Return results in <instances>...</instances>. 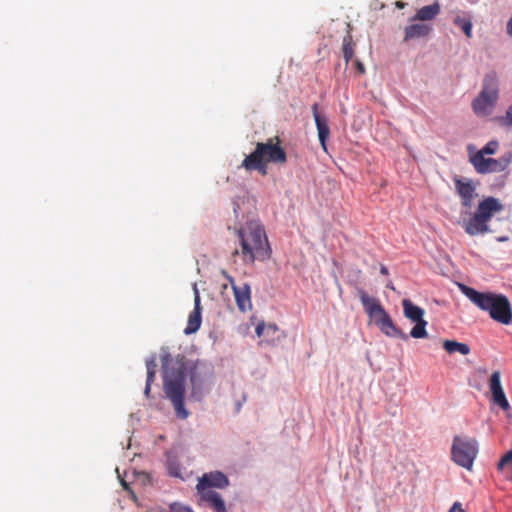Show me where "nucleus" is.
Listing matches in <instances>:
<instances>
[{
  "instance_id": "nucleus-22",
  "label": "nucleus",
  "mask_w": 512,
  "mask_h": 512,
  "mask_svg": "<svg viewBox=\"0 0 512 512\" xmlns=\"http://www.w3.org/2000/svg\"><path fill=\"white\" fill-rule=\"evenodd\" d=\"M261 229L258 226V260H264L270 257L271 248L267 241V236L265 232L261 233Z\"/></svg>"
},
{
  "instance_id": "nucleus-6",
  "label": "nucleus",
  "mask_w": 512,
  "mask_h": 512,
  "mask_svg": "<svg viewBox=\"0 0 512 512\" xmlns=\"http://www.w3.org/2000/svg\"><path fill=\"white\" fill-rule=\"evenodd\" d=\"M512 161V153L507 152L498 159L486 158L481 153L470 156V162L480 174L500 173L505 171Z\"/></svg>"
},
{
  "instance_id": "nucleus-3",
  "label": "nucleus",
  "mask_w": 512,
  "mask_h": 512,
  "mask_svg": "<svg viewBox=\"0 0 512 512\" xmlns=\"http://www.w3.org/2000/svg\"><path fill=\"white\" fill-rule=\"evenodd\" d=\"M501 96V82L497 72H487L481 81L478 94L471 101V109L478 118H490Z\"/></svg>"
},
{
  "instance_id": "nucleus-26",
  "label": "nucleus",
  "mask_w": 512,
  "mask_h": 512,
  "mask_svg": "<svg viewBox=\"0 0 512 512\" xmlns=\"http://www.w3.org/2000/svg\"><path fill=\"white\" fill-rule=\"evenodd\" d=\"M189 374L193 389L199 388L202 384V377L201 372L199 371V364H194L193 367L189 369Z\"/></svg>"
},
{
  "instance_id": "nucleus-30",
  "label": "nucleus",
  "mask_w": 512,
  "mask_h": 512,
  "mask_svg": "<svg viewBox=\"0 0 512 512\" xmlns=\"http://www.w3.org/2000/svg\"><path fill=\"white\" fill-rule=\"evenodd\" d=\"M500 124L512 129V103L507 107L505 114L499 119Z\"/></svg>"
},
{
  "instance_id": "nucleus-7",
  "label": "nucleus",
  "mask_w": 512,
  "mask_h": 512,
  "mask_svg": "<svg viewBox=\"0 0 512 512\" xmlns=\"http://www.w3.org/2000/svg\"><path fill=\"white\" fill-rule=\"evenodd\" d=\"M403 314L405 318L414 323L409 336L415 339H423L428 336L426 327L428 322L424 319L425 311L421 307L415 305L409 299L402 300Z\"/></svg>"
},
{
  "instance_id": "nucleus-28",
  "label": "nucleus",
  "mask_w": 512,
  "mask_h": 512,
  "mask_svg": "<svg viewBox=\"0 0 512 512\" xmlns=\"http://www.w3.org/2000/svg\"><path fill=\"white\" fill-rule=\"evenodd\" d=\"M499 148V143L496 140L489 141L481 150L477 151L476 153H481L483 157L485 155H493L497 152Z\"/></svg>"
},
{
  "instance_id": "nucleus-2",
  "label": "nucleus",
  "mask_w": 512,
  "mask_h": 512,
  "mask_svg": "<svg viewBox=\"0 0 512 512\" xmlns=\"http://www.w3.org/2000/svg\"><path fill=\"white\" fill-rule=\"evenodd\" d=\"M458 288L475 306L488 312L494 321L503 325L512 323V308L506 296L492 292H479L462 283H458Z\"/></svg>"
},
{
  "instance_id": "nucleus-31",
  "label": "nucleus",
  "mask_w": 512,
  "mask_h": 512,
  "mask_svg": "<svg viewBox=\"0 0 512 512\" xmlns=\"http://www.w3.org/2000/svg\"><path fill=\"white\" fill-rule=\"evenodd\" d=\"M343 56L346 62H349L353 57V48L346 38L343 41Z\"/></svg>"
},
{
  "instance_id": "nucleus-21",
  "label": "nucleus",
  "mask_w": 512,
  "mask_h": 512,
  "mask_svg": "<svg viewBox=\"0 0 512 512\" xmlns=\"http://www.w3.org/2000/svg\"><path fill=\"white\" fill-rule=\"evenodd\" d=\"M441 11V7L438 1L430 5H426L417 10L416 14L412 18V20L417 21H431L433 20Z\"/></svg>"
},
{
  "instance_id": "nucleus-23",
  "label": "nucleus",
  "mask_w": 512,
  "mask_h": 512,
  "mask_svg": "<svg viewBox=\"0 0 512 512\" xmlns=\"http://www.w3.org/2000/svg\"><path fill=\"white\" fill-rule=\"evenodd\" d=\"M443 348L450 354L460 353L461 355H468L470 353V347L467 344L454 340H445Z\"/></svg>"
},
{
  "instance_id": "nucleus-40",
  "label": "nucleus",
  "mask_w": 512,
  "mask_h": 512,
  "mask_svg": "<svg viewBox=\"0 0 512 512\" xmlns=\"http://www.w3.org/2000/svg\"><path fill=\"white\" fill-rule=\"evenodd\" d=\"M387 288H389V289H391V290H394V289H395V288H394V286H393L391 283H388V284H387Z\"/></svg>"
},
{
  "instance_id": "nucleus-18",
  "label": "nucleus",
  "mask_w": 512,
  "mask_h": 512,
  "mask_svg": "<svg viewBox=\"0 0 512 512\" xmlns=\"http://www.w3.org/2000/svg\"><path fill=\"white\" fill-rule=\"evenodd\" d=\"M201 305H200V296L198 292L195 293L194 299V309L190 313L188 317V323L186 328L184 329V333L186 335L193 334L197 332L201 326L202 317H201Z\"/></svg>"
},
{
  "instance_id": "nucleus-41",
  "label": "nucleus",
  "mask_w": 512,
  "mask_h": 512,
  "mask_svg": "<svg viewBox=\"0 0 512 512\" xmlns=\"http://www.w3.org/2000/svg\"><path fill=\"white\" fill-rule=\"evenodd\" d=\"M460 512H464V510H460Z\"/></svg>"
},
{
  "instance_id": "nucleus-29",
  "label": "nucleus",
  "mask_w": 512,
  "mask_h": 512,
  "mask_svg": "<svg viewBox=\"0 0 512 512\" xmlns=\"http://www.w3.org/2000/svg\"><path fill=\"white\" fill-rule=\"evenodd\" d=\"M241 166L246 170H256V149L243 160Z\"/></svg>"
},
{
  "instance_id": "nucleus-9",
  "label": "nucleus",
  "mask_w": 512,
  "mask_h": 512,
  "mask_svg": "<svg viewBox=\"0 0 512 512\" xmlns=\"http://www.w3.org/2000/svg\"><path fill=\"white\" fill-rule=\"evenodd\" d=\"M286 337L275 324H265L258 322V338H261L258 345L276 346Z\"/></svg>"
},
{
  "instance_id": "nucleus-14",
  "label": "nucleus",
  "mask_w": 512,
  "mask_h": 512,
  "mask_svg": "<svg viewBox=\"0 0 512 512\" xmlns=\"http://www.w3.org/2000/svg\"><path fill=\"white\" fill-rule=\"evenodd\" d=\"M238 234L244 261L253 263L255 260L254 245L256 244V232L250 230L247 234L244 229H241Z\"/></svg>"
},
{
  "instance_id": "nucleus-37",
  "label": "nucleus",
  "mask_w": 512,
  "mask_h": 512,
  "mask_svg": "<svg viewBox=\"0 0 512 512\" xmlns=\"http://www.w3.org/2000/svg\"><path fill=\"white\" fill-rule=\"evenodd\" d=\"M380 273L383 274V275H387L388 274V269L387 267H385L384 265H382L380 267Z\"/></svg>"
},
{
  "instance_id": "nucleus-15",
  "label": "nucleus",
  "mask_w": 512,
  "mask_h": 512,
  "mask_svg": "<svg viewBox=\"0 0 512 512\" xmlns=\"http://www.w3.org/2000/svg\"><path fill=\"white\" fill-rule=\"evenodd\" d=\"M455 188L462 200V205L471 208L475 196V186L469 179H455Z\"/></svg>"
},
{
  "instance_id": "nucleus-38",
  "label": "nucleus",
  "mask_w": 512,
  "mask_h": 512,
  "mask_svg": "<svg viewBox=\"0 0 512 512\" xmlns=\"http://www.w3.org/2000/svg\"><path fill=\"white\" fill-rule=\"evenodd\" d=\"M357 69L363 73L364 72V66L361 62L357 61Z\"/></svg>"
},
{
  "instance_id": "nucleus-16",
  "label": "nucleus",
  "mask_w": 512,
  "mask_h": 512,
  "mask_svg": "<svg viewBox=\"0 0 512 512\" xmlns=\"http://www.w3.org/2000/svg\"><path fill=\"white\" fill-rule=\"evenodd\" d=\"M313 117L315 120L317 132H318V138L321 144V147L324 151L327 150L326 147V141L330 135V128L328 125V119L325 115H321L318 112V105L314 104L312 107Z\"/></svg>"
},
{
  "instance_id": "nucleus-11",
  "label": "nucleus",
  "mask_w": 512,
  "mask_h": 512,
  "mask_svg": "<svg viewBox=\"0 0 512 512\" xmlns=\"http://www.w3.org/2000/svg\"><path fill=\"white\" fill-rule=\"evenodd\" d=\"M199 503L210 508L213 512H227L226 504L221 494L215 490H196Z\"/></svg>"
},
{
  "instance_id": "nucleus-20",
  "label": "nucleus",
  "mask_w": 512,
  "mask_h": 512,
  "mask_svg": "<svg viewBox=\"0 0 512 512\" xmlns=\"http://www.w3.org/2000/svg\"><path fill=\"white\" fill-rule=\"evenodd\" d=\"M432 31V26L426 23H414L405 27L404 41L422 38L428 36Z\"/></svg>"
},
{
  "instance_id": "nucleus-19",
  "label": "nucleus",
  "mask_w": 512,
  "mask_h": 512,
  "mask_svg": "<svg viewBox=\"0 0 512 512\" xmlns=\"http://www.w3.org/2000/svg\"><path fill=\"white\" fill-rule=\"evenodd\" d=\"M358 295L365 312L370 318L373 319L384 311V308L381 306L380 302L376 298L369 296L364 290L359 289Z\"/></svg>"
},
{
  "instance_id": "nucleus-13",
  "label": "nucleus",
  "mask_w": 512,
  "mask_h": 512,
  "mask_svg": "<svg viewBox=\"0 0 512 512\" xmlns=\"http://www.w3.org/2000/svg\"><path fill=\"white\" fill-rule=\"evenodd\" d=\"M375 324L379 327L382 333H384L388 337H398L403 340L408 338V335L402 332L399 328L395 326L391 317L384 310L380 314H378L375 318H373Z\"/></svg>"
},
{
  "instance_id": "nucleus-32",
  "label": "nucleus",
  "mask_w": 512,
  "mask_h": 512,
  "mask_svg": "<svg viewBox=\"0 0 512 512\" xmlns=\"http://www.w3.org/2000/svg\"><path fill=\"white\" fill-rule=\"evenodd\" d=\"M512 463V449L508 451L498 463V469L501 470L505 465Z\"/></svg>"
},
{
  "instance_id": "nucleus-8",
  "label": "nucleus",
  "mask_w": 512,
  "mask_h": 512,
  "mask_svg": "<svg viewBox=\"0 0 512 512\" xmlns=\"http://www.w3.org/2000/svg\"><path fill=\"white\" fill-rule=\"evenodd\" d=\"M286 159L285 151L271 139L266 143H258V173H267V162L283 164Z\"/></svg>"
},
{
  "instance_id": "nucleus-4",
  "label": "nucleus",
  "mask_w": 512,
  "mask_h": 512,
  "mask_svg": "<svg viewBox=\"0 0 512 512\" xmlns=\"http://www.w3.org/2000/svg\"><path fill=\"white\" fill-rule=\"evenodd\" d=\"M502 210L503 205L498 199L494 197L485 198L479 203L477 211L471 219L464 222L463 226L466 233L475 236L489 232L488 222L495 213Z\"/></svg>"
},
{
  "instance_id": "nucleus-17",
  "label": "nucleus",
  "mask_w": 512,
  "mask_h": 512,
  "mask_svg": "<svg viewBox=\"0 0 512 512\" xmlns=\"http://www.w3.org/2000/svg\"><path fill=\"white\" fill-rule=\"evenodd\" d=\"M230 282L232 284L234 297L236 304L240 311L246 312L252 308V302L250 297V287L247 284L242 286H237L234 284V281L230 278Z\"/></svg>"
},
{
  "instance_id": "nucleus-5",
  "label": "nucleus",
  "mask_w": 512,
  "mask_h": 512,
  "mask_svg": "<svg viewBox=\"0 0 512 512\" xmlns=\"http://www.w3.org/2000/svg\"><path fill=\"white\" fill-rule=\"evenodd\" d=\"M478 453V443L469 437L456 436L452 444V459L463 468L470 470Z\"/></svg>"
},
{
  "instance_id": "nucleus-24",
  "label": "nucleus",
  "mask_w": 512,
  "mask_h": 512,
  "mask_svg": "<svg viewBox=\"0 0 512 512\" xmlns=\"http://www.w3.org/2000/svg\"><path fill=\"white\" fill-rule=\"evenodd\" d=\"M167 470L168 474L175 478L184 479L182 474V468L178 460L174 456H168L167 458Z\"/></svg>"
},
{
  "instance_id": "nucleus-1",
  "label": "nucleus",
  "mask_w": 512,
  "mask_h": 512,
  "mask_svg": "<svg viewBox=\"0 0 512 512\" xmlns=\"http://www.w3.org/2000/svg\"><path fill=\"white\" fill-rule=\"evenodd\" d=\"M162 368L164 377V392L172 402L178 418L186 419L189 412L184 406L185 372L187 367L184 357L173 359L170 354L162 356Z\"/></svg>"
},
{
  "instance_id": "nucleus-36",
  "label": "nucleus",
  "mask_w": 512,
  "mask_h": 512,
  "mask_svg": "<svg viewBox=\"0 0 512 512\" xmlns=\"http://www.w3.org/2000/svg\"><path fill=\"white\" fill-rule=\"evenodd\" d=\"M153 382H149V379H146V386H145V390H144V393L147 397L150 396V391H151V385H152Z\"/></svg>"
},
{
  "instance_id": "nucleus-34",
  "label": "nucleus",
  "mask_w": 512,
  "mask_h": 512,
  "mask_svg": "<svg viewBox=\"0 0 512 512\" xmlns=\"http://www.w3.org/2000/svg\"><path fill=\"white\" fill-rule=\"evenodd\" d=\"M506 33L510 38H512V15L506 23Z\"/></svg>"
},
{
  "instance_id": "nucleus-25",
  "label": "nucleus",
  "mask_w": 512,
  "mask_h": 512,
  "mask_svg": "<svg viewBox=\"0 0 512 512\" xmlns=\"http://www.w3.org/2000/svg\"><path fill=\"white\" fill-rule=\"evenodd\" d=\"M453 22L456 26L462 29V31L468 38L472 37L473 24L470 19L457 15L454 18Z\"/></svg>"
},
{
  "instance_id": "nucleus-39",
  "label": "nucleus",
  "mask_w": 512,
  "mask_h": 512,
  "mask_svg": "<svg viewBox=\"0 0 512 512\" xmlns=\"http://www.w3.org/2000/svg\"><path fill=\"white\" fill-rule=\"evenodd\" d=\"M507 240H508L507 236H501V237L497 238V241H499V242H504V241H507Z\"/></svg>"
},
{
  "instance_id": "nucleus-27",
  "label": "nucleus",
  "mask_w": 512,
  "mask_h": 512,
  "mask_svg": "<svg viewBox=\"0 0 512 512\" xmlns=\"http://www.w3.org/2000/svg\"><path fill=\"white\" fill-rule=\"evenodd\" d=\"M157 363L155 357L146 360L147 379L149 382H154L156 375Z\"/></svg>"
},
{
  "instance_id": "nucleus-10",
  "label": "nucleus",
  "mask_w": 512,
  "mask_h": 512,
  "mask_svg": "<svg viewBox=\"0 0 512 512\" xmlns=\"http://www.w3.org/2000/svg\"><path fill=\"white\" fill-rule=\"evenodd\" d=\"M230 484L228 477L220 471L204 473L198 478L196 490L224 489Z\"/></svg>"
},
{
  "instance_id": "nucleus-12",
  "label": "nucleus",
  "mask_w": 512,
  "mask_h": 512,
  "mask_svg": "<svg viewBox=\"0 0 512 512\" xmlns=\"http://www.w3.org/2000/svg\"><path fill=\"white\" fill-rule=\"evenodd\" d=\"M489 389L492 394V401L503 410L510 408L509 402L506 398L504 390L501 384V375L499 371H495L491 374L489 380Z\"/></svg>"
},
{
  "instance_id": "nucleus-33",
  "label": "nucleus",
  "mask_w": 512,
  "mask_h": 512,
  "mask_svg": "<svg viewBox=\"0 0 512 512\" xmlns=\"http://www.w3.org/2000/svg\"><path fill=\"white\" fill-rule=\"evenodd\" d=\"M171 512H192L189 508L173 504L171 505Z\"/></svg>"
},
{
  "instance_id": "nucleus-35",
  "label": "nucleus",
  "mask_w": 512,
  "mask_h": 512,
  "mask_svg": "<svg viewBox=\"0 0 512 512\" xmlns=\"http://www.w3.org/2000/svg\"><path fill=\"white\" fill-rule=\"evenodd\" d=\"M460 510H463L461 507V503L455 502L450 508L449 512H460Z\"/></svg>"
}]
</instances>
